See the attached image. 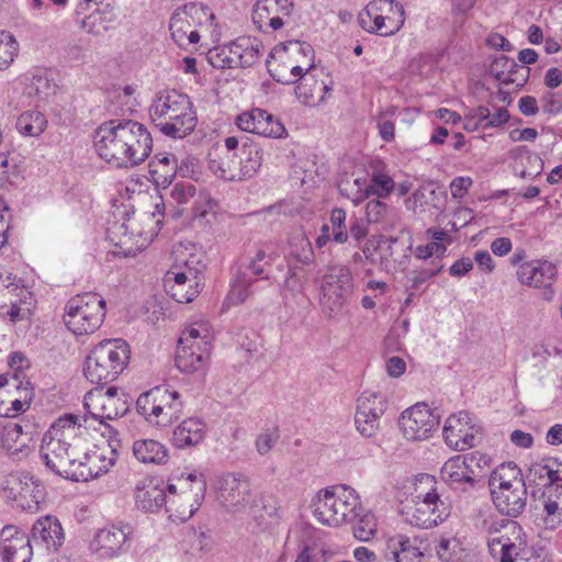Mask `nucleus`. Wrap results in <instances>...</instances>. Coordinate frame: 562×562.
<instances>
[{
  "instance_id": "nucleus-1",
  "label": "nucleus",
  "mask_w": 562,
  "mask_h": 562,
  "mask_svg": "<svg viewBox=\"0 0 562 562\" xmlns=\"http://www.w3.org/2000/svg\"><path fill=\"white\" fill-rule=\"evenodd\" d=\"M86 428L75 415L58 418L44 434L41 458L55 474L79 482L105 474L116 462V450L109 443L86 447Z\"/></svg>"
},
{
  "instance_id": "nucleus-2",
  "label": "nucleus",
  "mask_w": 562,
  "mask_h": 562,
  "mask_svg": "<svg viewBox=\"0 0 562 562\" xmlns=\"http://www.w3.org/2000/svg\"><path fill=\"white\" fill-rule=\"evenodd\" d=\"M93 144L102 160L123 169L140 165L153 150L148 128L131 119H112L102 123L94 132Z\"/></svg>"
},
{
  "instance_id": "nucleus-3",
  "label": "nucleus",
  "mask_w": 562,
  "mask_h": 562,
  "mask_svg": "<svg viewBox=\"0 0 562 562\" xmlns=\"http://www.w3.org/2000/svg\"><path fill=\"white\" fill-rule=\"evenodd\" d=\"M154 125L166 136L183 138L196 125V114L190 98L177 90L159 92L149 106Z\"/></svg>"
},
{
  "instance_id": "nucleus-4",
  "label": "nucleus",
  "mask_w": 562,
  "mask_h": 562,
  "mask_svg": "<svg viewBox=\"0 0 562 562\" xmlns=\"http://www.w3.org/2000/svg\"><path fill=\"white\" fill-rule=\"evenodd\" d=\"M263 161L262 146L247 137L240 143L235 136L224 139V150L220 160H211L210 167L220 178L241 181L252 178Z\"/></svg>"
},
{
  "instance_id": "nucleus-5",
  "label": "nucleus",
  "mask_w": 562,
  "mask_h": 562,
  "mask_svg": "<svg viewBox=\"0 0 562 562\" xmlns=\"http://www.w3.org/2000/svg\"><path fill=\"white\" fill-rule=\"evenodd\" d=\"M311 509L319 524L340 527L356 520L361 502L353 488L336 485L319 490L312 498Z\"/></svg>"
},
{
  "instance_id": "nucleus-6",
  "label": "nucleus",
  "mask_w": 562,
  "mask_h": 562,
  "mask_svg": "<svg viewBox=\"0 0 562 562\" xmlns=\"http://www.w3.org/2000/svg\"><path fill=\"white\" fill-rule=\"evenodd\" d=\"M450 504L441 497L435 477L429 474L422 475L411 504L403 509L406 522L422 529L438 526L450 516Z\"/></svg>"
},
{
  "instance_id": "nucleus-7",
  "label": "nucleus",
  "mask_w": 562,
  "mask_h": 562,
  "mask_svg": "<svg viewBox=\"0 0 562 562\" xmlns=\"http://www.w3.org/2000/svg\"><path fill=\"white\" fill-rule=\"evenodd\" d=\"M130 353V346L125 340H103L95 345L87 356L83 374L92 384H108L126 368Z\"/></svg>"
},
{
  "instance_id": "nucleus-8",
  "label": "nucleus",
  "mask_w": 562,
  "mask_h": 562,
  "mask_svg": "<svg viewBox=\"0 0 562 562\" xmlns=\"http://www.w3.org/2000/svg\"><path fill=\"white\" fill-rule=\"evenodd\" d=\"M488 486L497 510L508 517H518L527 505V486L520 469L513 462L496 468Z\"/></svg>"
},
{
  "instance_id": "nucleus-9",
  "label": "nucleus",
  "mask_w": 562,
  "mask_h": 562,
  "mask_svg": "<svg viewBox=\"0 0 562 562\" xmlns=\"http://www.w3.org/2000/svg\"><path fill=\"white\" fill-rule=\"evenodd\" d=\"M213 334L207 324L194 323L179 338L176 367L187 374L203 373L209 363Z\"/></svg>"
},
{
  "instance_id": "nucleus-10",
  "label": "nucleus",
  "mask_w": 562,
  "mask_h": 562,
  "mask_svg": "<svg viewBox=\"0 0 562 562\" xmlns=\"http://www.w3.org/2000/svg\"><path fill=\"white\" fill-rule=\"evenodd\" d=\"M105 317V301L99 294L86 292L70 299L66 305L64 321L75 335L94 333Z\"/></svg>"
},
{
  "instance_id": "nucleus-11",
  "label": "nucleus",
  "mask_w": 562,
  "mask_h": 562,
  "mask_svg": "<svg viewBox=\"0 0 562 562\" xmlns=\"http://www.w3.org/2000/svg\"><path fill=\"white\" fill-rule=\"evenodd\" d=\"M136 411L149 424L166 427L179 418L182 402L177 391L160 385L138 396Z\"/></svg>"
},
{
  "instance_id": "nucleus-12",
  "label": "nucleus",
  "mask_w": 562,
  "mask_h": 562,
  "mask_svg": "<svg viewBox=\"0 0 562 562\" xmlns=\"http://www.w3.org/2000/svg\"><path fill=\"white\" fill-rule=\"evenodd\" d=\"M180 483V492L175 484H167L168 499L166 513L169 519L175 522H184L189 520L199 509L204 498L206 483L202 475L189 474Z\"/></svg>"
},
{
  "instance_id": "nucleus-13",
  "label": "nucleus",
  "mask_w": 562,
  "mask_h": 562,
  "mask_svg": "<svg viewBox=\"0 0 562 562\" xmlns=\"http://www.w3.org/2000/svg\"><path fill=\"white\" fill-rule=\"evenodd\" d=\"M404 14L403 5L395 0H373L359 14V24L367 32L390 36L404 25Z\"/></svg>"
},
{
  "instance_id": "nucleus-14",
  "label": "nucleus",
  "mask_w": 562,
  "mask_h": 562,
  "mask_svg": "<svg viewBox=\"0 0 562 562\" xmlns=\"http://www.w3.org/2000/svg\"><path fill=\"white\" fill-rule=\"evenodd\" d=\"M214 19V14L202 3L188 2L178 7L171 14L169 30L171 37L179 47H188L200 41L198 26L207 20Z\"/></svg>"
},
{
  "instance_id": "nucleus-15",
  "label": "nucleus",
  "mask_w": 562,
  "mask_h": 562,
  "mask_svg": "<svg viewBox=\"0 0 562 562\" xmlns=\"http://www.w3.org/2000/svg\"><path fill=\"white\" fill-rule=\"evenodd\" d=\"M353 282L349 268L345 266L331 267L322 284L321 305L323 312L333 318L342 312L352 294Z\"/></svg>"
},
{
  "instance_id": "nucleus-16",
  "label": "nucleus",
  "mask_w": 562,
  "mask_h": 562,
  "mask_svg": "<svg viewBox=\"0 0 562 562\" xmlns=\"http://www.w3.org/2000/svg\"><path fill=\"white\" fill-rule=\"evenodd\" d=\"M133 528L128 524H111L95 531L89 551L98 559L110 560L128 551Z\"/></svg>"
},
{
  "instance_id": "nucleus-17",
  "label": "nucleus",
  "mask_w": 562,
  "mask_h": 562,
  "mask_svg": "<svg viewBox=\"0 0 562 562\" xmlns=\"http://www.w3.org/2000/svg\"><path fill=\"white\" fill-rule=\"evenodd\" d=\"M387 406L386 397L380 392L364 391L357 400L355 424L361 436L371 438L380 429V419Z\"/></svg>"
},
{
  "instance_id": "nucleus-18",
  "label": "nucleus",
  "mask_w": 562,
  "mask_h": 562,
  "mask_svg": "<svg viewBox=\"0 0 562 562\" xmlns=\"http://www.w3.org/2000/svg\"><path fill=\"white\" fill-rule=\"evenodd\" d=\"M85 407L91 417L103 424L104 419H115L127 412L126 401L117 395V389L95 387L85 396Z\"/></svg>"
},
{
  "instance_id": "nucleus-19",
  "label": "nucleus",
  "mask_w": 562,
  "mask_h": 562,
  "mask_svg": "<svg viewBox=\"0 0 562 562\" xmlns=\"http://www.w3.org/2000/svg\"><path fill=\"white\" fill-rule=\"evenodd\" d=\"M439 425V417L425 403H417L404 411L400 418V428L407 440L427 439Z\"/></svg>"
},
{
  "instance_id": "nucleus-20",
  "label": "nucleus",
  "mask_w": 562,
  "mask_h": 562,
  "mask_svg": "<svg viewBox=\"0 0 562 562\" xmlns=\"http://www.w3.org/2000/svg\"><path fill=\"white\" fill-rule=\"evenodd\" d=\"M479 468L473 454H459L443 463L440 476L451 488L468 491L475 485Z\"/></svg>"
},
{
  "instance_id": "nucleus-21",
  "label": "nucleus",
  "mask_w": 562,
  "mask_h": 562,
  "mask_svg": "<svg viewBox=\"0 0 562 562\" xmlns=\"http://www.w3.org/2000/svg\"><path fill=\"white\" fill-rule=\"evenodd\" d=\"M442 434L449 447L463 451L477 443L480 427L468 413L459 412L447 418Z\"/></svg>"
},
{
  "instance_id": "nucleus-22",
  "label": "nucleus",
  "mask_w": 562,
  "mask_h": 562,
  "mask_svg": "<svg viewBox=\"0 0 562 562\" xmlns=\"http://www.w3.org/2000/svg\"><path fill=\"white\" fill-rule=\"evenodd\" d=\"M516 276L522 285L544 289L546 299H552V284L558 279V268L553 262L546 259L525 261L518 266Z\"/></svg>"
},
{
  "instance_id": "nucleus-23",
  "label": "nucleus",
  "mask_w": 562,
  "mask_h": 562,
  "mask_svg": "<svg viewBox=\"0 0 562 562\" xmlns=\"http://www.w3.org/2000/svg\"><path fill=\"white\" fill-rule=\"evenodd\" d=\"M217 490V501L232 513L244 510L252 499L248 479L233 473L220 477Z\"/></svg>"
},
{
  "instance_id": "nucleus-24",
  "label": "nucleus",
  "mask_w": 562,
  "mask_h": 562,
  "mask_svg": "<svg viewBox=\"0 0 562 562\" xmlns=\"http://www.w3.org/2000/svg\"><path fill=\"white\" fill-rule=\"evenodd\" d=\"M536 491L532 506V520L539 530L553 531L562 526V493H541L537 498Z\"/></svg>"
},
{
  "instance_id": "nucleus-25",
  "label": "nucleus",
  "mask_w": 562,
  "mask_h": 562,
  "mask_svg": "<svg viewBox=\"0 0 562 562\" xmlns=\"http://www.w3.org/2000/svg\"><path fill=\"white\" fill-rule=\"evenodd\" d=\"M184 265V270L175 267L166 273L164 279L168 293L179 303L192 302L201 290L198 271L189 267L187 261Z\"/></svg>"
},
{
  "instance_id": "nucleus-26",
  "label": "nucleus",
  "mask_w": 562,
  "mask_h": 562,
  "mask_svg": "<svg viewBox=\"0 0 562 562\" xmlns=\"http://www.w3.org/2000/svg\"><path fill=\"white\" fill-rule=\"evenodd\" d=\"M7 488L18 505L26 510H37L44 498V486L29 474L11 473L7 479Z\"/></svg>"
},
{
  "instance_id": "nucleus-27",
  "label": "nucleus",
  "mask_w": 562,
  "mask_h": 562,
  "mask_svg": "<svg viewBox=\"0 0 562 562\" xmlns=\"http://www.w3.org/2000/svg\"><path fill=\"white\" fill-rule=\"evenodd\" d=\"M293 3L291 0H258L252 12V21L263 32L276 31L285 24L291 16Z\"/></svg>"
},
{
  "instance_id": "nucleus-28",
  "label": "nucleus",
  "mask_w": 562,
  "mask_h": 562,
  "mask_svg": "<svg viewBox=\"0 0 562 562\" xmlns=\"http://www.w3.org/2000/svg\"><path fill=\"white\" fill-rule=\"evenodd\" d=\"M504 532L494 558L498 559L501 562L524 560L527 549V538L521 526L517 521L512 520L510 522H506Z\"/></svg>"
},
{
  "instance_id": "nucleus-29",
  "label": "nucleus",
  "mask_w": 562,
  "mask_h": 562,
  "mask_svg": "<svg viewBox=\"0 0 562 562\" xmlns=\"http://www.w3.org/2000/svg\"><path fill=\"white\" fill-rule=\"evenodd\" d=\"M0 549L5 562H30L33 555L30 538L13 526L1 530Z\"/></svg>"
},
{
  "instance_id": "nucleus-30",
  "label": "nucleus",
  "mask_w": 562,
  "mask_h": 562,
  "mask_svg": "<svg viewBox=\"0 0 562 562\" xmlns=\"http://www.w3.org/2000/svg\"><path fill=\"white\" fill-rule=\"evenodd\" d=\"M262 44L255 38L238 37L229 44L228 55L223 60L222 67L236 68V67H251L260 58Z\"/></svg>"
},
{
  "instance_id": "nucleus-31",
  "label": "nucleus",
  "mask_w": 562,
  "mask_h": 562,
  "mask_svg": "<svg viewBox=\"0 0 562 562\" xmlns=\"http://www.w3.org/2000/svg\"><path fill=\"white\" fill-rule=\"evenodd\" d=\"M384 559L387 562H424V552L416 538L395 535L386 541Z\"/></svg>"
},
{
  "instance_id": "nucleus-32",
  "label": "nucleus",
  "mask_w": 562,
  "mask_h": 562,
  "mask_svg": "<svg viewBox=\"0 0 562 562\" xmlns=\"http://www.w3.org/2000/svg\"><path fill=\"white\" fill-rule=\"evenodd\" d=\"M32 540L47 550L57 551L65 540L60 521L50 515L38 518L32 527Z\"/></svg>"
},
{
  "instance_id": "nucleus-33",
  "label": "nucleus",
  "mask_w": 562,
  "mask_h": 562,
  "mask_svg": "<svg viewBox=\"0 0 562 562\" xmlns=\"http://www.w3.org/2000/svg\"><path fill=\"white\" fill-rule=\"evenodd\" d=\"M167 492L168 488L164 482L145 480L136 487V505L144 512L155 513L162 506H167Z\"/></svg>"
},
{
  "instance_id": "nucleus-34",
  "label": "nucleus",
  "mask_w": 562,
  "mask_h": 562,
  "mask_svg": "<svg viewBox=\"0 0 562 562\" xmlns=\"http://www.w3.org/2000/svg\"><path fill=\"white\" fill-rule=\"evenodd\" d=\"M554 462L532 463L527 472L530 486L542 488L541 493H562V477Z\"/></svg>"
},
{
  "instance_id": "nucleus-35",
  "label": "nucleus",
  "mask_w": 562,
  "mask_h": 562,
  "mask_svg": "<svg viewBox=\"0 0 562 562\" xmlns=\"http://www.w3.org/2000/svg\"><path fill=\"white\" fill-rule=\"evenodd\" d=\"M490 72L501 83L521 86L527 80L529 68L518 65L505 55H499L491 63Z\"/></svg>"
},
{
  "instance_id": "nucleus-36",
  "label": "nucleus",
  "mask_w": 562,
  "mask_h": 562,
  "mask_svg": "<svg viewBox=\"0 0 562 562\" xmlns=\"http://www.w3.org/2000/svg\"><path fill=\"white\" fill-rule=\"evenodd\" d=\"M27 434H23V427L13 422L0 424V449L10 456L22 458L29 452Z\"/></svg>"
},
{
  "instance_id": "nucleus-37",
  "label": "nucleus",
  "mask_w": 562,
  "mask_h": 562,
  "mask_svg": "<svg viewBox=\"0 0 562 562\" xmlns=\"http://www.w3.org/2000/svg\"><path fill=\"white\" fill-rule=\"evenodd\" d=\"M205 431L206 426L201 418H187L175 428L172 443L179 449L196 446L203 440Z\"/></svg>"
},
{
  "instance_id": "nucleus-38",
  "label": "nucleus",
  "mask_w": 562,
  "mask_h": 562,
  "mask_svg": "<svg viewBox=\"0 0 562 562\" xmlns=\"http://www.w3.org/2000/svg\"><path fill=\"white\" fill-rule=\"evenodd\" d=\"M370 182L364 189L367 196L375 195L379 199L387 198L395 189V181L386 170L382 160H374L370 164Z\"/></svg>"
},
{
  "instance_id": "nucleus-39",
  "label": "nucleus",
  "mask_w": 562,
  "mask_h": 562,
  "mask_svg": "<svg viewBox=\"0 0 562 562\" xmlns=\"http://www.w3.org/2000/svg\"><path fill=\"white\" fill-rule=\"evenodd\" d=\"M331 88L313 76H304L295 88L296 98L305 105L317 106L326 100Z\"/></svg>"
},
{
  "instance_id": "nucleus-40",
  "label": "nucleus",
  "mask_w": 562,
  "mask_h": 562,
  "mask_svg": "<svg viewBox=\"0 0 562 562\" xmlns=\"http://www.w3.org/2000/svg\"><path fill=\"white\" fill-rule=\"evenodd\" d=\"M398 239L394 237H382L378 240L374 250L369 248L363 249L367 259L372 263H379L383 270H391L395 268Z\"/></svg>"
},
{
  "instance_id": "nucleus-41",
  "label": "nucleus",
  "mask_w": 562,
  "mask_h": 562,
  "mask_svg": "<svg viewBox=\"0 0 562 562\" xmlns=\"http://www.w3.org/2000/svg\"><path fill=\"white\" fill-rule=\"evenodd\" d=\"M513 169L515 175L522 179H533L541 175L543 161L526 147H518L515 150Z\"/></svg>"
},
{
  "instance_id": "nucleus-42",
  "label": "nucleus",
  "mask_w": 562,
  "mask_h": 562,
  "mask_svg": "<svg viewBox=\"0 0 562 562\" xmlns=\"http://www.w3.org/2000/svg\"><path fill=\"white\" fill-rule=\"evenodd\" d=\"M133 454L142 463L164 464L168 460L167 448L154 439L135 440Z\"/></svg>"
},
{
  "instance_id": "nucleus-43",
  "label": "nucleus",
  "mask_w": 562,
  "mask_h": 562,
  "mask_svg": "<svg viewBox=\"0 0 562 562\" xmlns=\"http://www.w3.org/2000/svg\"><path fill=\"white\" fill-rule=\"evenodd\" d=\"M21 279H18L11 272H0V299L3 300V304H5L4 300L8 299L11 304V311L9 314L14 317L19 313L18 303L21 301V296L23 293H27L24 286L21 284Z\"/></svg>"
},
{
  "instance_id": "nucleus-44",
  "label": "nucleus",
  "mask_w": 562,
  "mask_h": 562,
  "mask_svg": "<svg viewBox=\"0 0 562 562\" xmlns=\"http://www.w3.org/2000/svg\"><path fill=\"white\" fill-rule=\"evenodd\" d=\"M284 55H288L289 57H294L296 63L306 64V70H311L314 59V49L313 47L305 42L300 41H290L284 44H282L281 49H276L273 53L270 54V57L272 59H281L283 60Z\"/></svg>"
},
{
  "instance_id": "nucleus-45",
  "label": "nucleus",
  "mask_w": 562,
  "mask_h": 562,
  "mask_svg": "<svg viewBox=\"0 0 562 562\" xmlns=\"http://www.w3.org/2000/svg\"><path fill=\"white\" fill-rule=\"evenodd\" d=\"M269 245L256 246L254 254L248 257L246 269L260 280H268V268L278 257L274 251L270 249Z\"/></svg>"
},
{
  "instance_id": "nucleus-46",
  "label": "nucleus",
  "mask_w": 562,
  "mask_h": 562,
  "mask_svg": "<svg viewBox=\"0 0 562 562\" xmlns=\"http://www.w3.org/2000/svg\"><path fill=\"white\" fill-rule=\"evenodd\" d=\"M279 58L274 59V61H271L270 59L267 60V67L269 70L270 76L278 82L283 85H292L296 82V78L302 81V78L304 76H312L306 70V64L297 63L296 65H289L281 67L277 64V60Z\"/></svg>"
},
{
  "instance_id": "nucleus-47",
  "label": "nucleus",
  "mask_w": 562,
  "mask_h": 562,
  "mask_svg": "<svg viewBox=\"0 0 562 562\" xmlns=\"http://www.w3.org/2000/svg\"><path fill=\"white\" fill-rule=\"evenodd\" d=\"M256 281L246 273H238L231 281V290L225 299V304L239 305L244 303L254 294Z\"/></svg>"
},
{
  "instance_id": "nucleus-48",
  "label": "nucleus",
  "mask_w": 562,
  "mask_h": 562,
  "mask_svg": "<svg viewBox=\"0 0 562 562\" xmlns=\"http://www.w3.org/2000/svg\"><path fill=\"white\" fill-rule=\"evenodd\" d=\"M18 396L9 401L4 400V404L0 403V416H15L25 412L33 398V390L29 380L14 390Z\"/></svg>"
},
{
  "instance_id": "nucleus-49",
  "label": "nucleus",
  "mask_w": 562,
  "mask_h": 562,
  "mask_svg": "<svg viewBox=\"0 0 562 562\" xmlns=\"http://www.w3.org/2000/svg\"><path fill=\"white\" fill-rule=\"evenodd\" d=\"M47 126L45 115L38 111H25L16 121V128L24 136L35 137L41 135Z\"/></svg>"
},
{
  "instance_id": "nucleus-50",
  "label": "nucleus",
  "mask_w": 562,
  "mask_h": 562,
  "mask_svg": "<svg viewBox=\"0 0 562 562\" xmlns=\"http://www.w3.org/2000/svg\"><path fill=\"white\" fill-rule=\"evenodd\" d=\"M257 127L255 134L269 138H281L286 135V130L280 120L262 110L257 113Z\"/></svg>"
},
{
  "instance_id": "nucleus-51",
  "label": "nucleus",
  "mask_w": 562,
  "mask_h": 562,
  "mask_svg": "<svg viewBox=\"0 0 562 562\" xmlns=\"http://www.w3.org/2000/svg\"><path fill=\"white\" fill-rule=\"evenodd\" d=\"M359 514L356 520L350 522L353 524V535L360 541H369L376 533V518L362 506Z\"/></svg>"
},
{
  "instance_id": "nucleus-52",
  "label": "nucleus",
  "mask_w": 562,
  "mask_h": 562,
  "mask_svg": "<svg viewBox=\"0 0 562 562\" xmlns=\"http://www.w3.org/2000/svg\"><path fill=\"white\" fill-rule=\"evenodd\" d=\"M19 50L20 46L15 37L8 31H0V71L10 68Z\"/></svg>"
},
{
  "instance_id": "nucleus-53",
  "label": "nucleus",
  "mask_w": 562,
  "mask_h": 562,
  "mask_svg": "<svg viewBox=\"0 0 562 562\" xmlns=\"http://www.w3.org/2000/svg\"><path fill=\"white\" fill-rule=\"evenodd\" d=\"M510 519H497V518H488L483 520V531L486 533V541L490 549L491 554L494 557L496 549L499 544L501 537L504 535V527H506V522H510Z\"/></svg>"
},
{
  "instance_id": "nucleus-54",
  "label": "nucleus",
  "mask_w": 562,
  "mask_h": 562,
  "mask_svg": "<svg viewBox=\"0 0 562 562\" xmlns=\"http://www.w3.org/2000/svg\"><path fill=\"white\" fill-rule=\"evenodd\" d=\"M151 173L157 176V181L162 178V183L169 182L175 177L177 169V159L173 155L159 154L156 161L151 164Z\"/></svg>"
},
{
  "instance_id": "nucleus-55",
  "label": "nucleus",
  "mask_w": 562,
  "mask_h": 562,
  "mask_svg": "<svg viewBox=\"0 0 562 562\" xmlns=\"http://www.w3.org/2000/svg\"><path fill=\"white\" fill-rule=\"evenodd\" d=\"M346 221L347 214L344 209H333L330 212L329 222L331 225L333 240L337 244H345L349 238V226H347Z\"/></svg>"
},
{
  "instance_id": "nucleus-56",
  "label": "nucleus",
  "mask_w": 562,
  "mask_h": 562,
  "mask_svg": "<svg viewBox=\"0 0 562 562\" xmlns=\"http://www.w3.org/2000/svg\"><path fill=\"white\" fill-rule=\"evenodd\" d=\"M26 90L27 94L43 100L55 91V85L45 75H33Z\"/></svg>"
},
{
  "instance_id": "nucleus-57",
  "label": "nucleus",
  "mask_w": 562,
  "mask_h": 562,
  "mask_svg": "<svg viewBox=\"0 0 562 562\" xmlns=\"http://www.w3.org/2000/svg\"><path fill=\"white\" fill-rule=\"evenodd\" d=\"M438 558L443 562L459 560L460 542L457 538H441L436 547Z\"/></svg>"
},
{
  "instance_id": "nucleus-58",
  "label": "nucleus",
  "mask_w": 562,
  "mask_h": 562,
  "mask_svg": "<svg viewBox=\"0 0 562 562\" xmlns=\"http://www.w3.org/2000/svg\"><path fill=\"white\" fill-rule=\"evenodd\" d=\"M389 212V206L386 203L380 201L379 199L370 200L366 205V215L368 223H382Z\"/></svg>"
},
{
  "instance_id": "nucleus-59",
  "label": "nucleus",
  "mask_w": 562,
  "mask_h": 562,
  "mask_svg": "<svg viewBox=\"0 0 562 562\" xmlns=\"http://www.w3.org/2000/svg\"><path fill=\"white\" fill-rule=\"evenodd\" d=\"M195 191L196 189L194 184H192L191 182L181 181L172 187L170 191V196L176 203L186 204L189 202L191 198L194 196Z\"/></svg>"
},
{
  "instance_id": "nucleus-60",
  "label": "nucleus",
  "mask_w": 562,
  "mask_h": 562,
  "mask_svg": "<svg viewBox=\"0 0 562 562\" xmlns=\"http://www.w3.org/2000/svg\"><path fill=\"white\" fill-rule=\"evenodd\" d=\"M295 247L296 249L293 250V256L299 262L310 265L314 261V251L308 239L300 237Z\"/></svg>"
},
{
  "instance_id": "nucleus-61",
  "label": "nucleus",
  "mask_w": 562,
  "mask_h": 562,
  "mask_svg": "<svg viewBox=\"0 0 562 562\" xmlns=\"http://www.w3.org/2000/svg\"><path fill=\"white\" fill-rule=\"evenodd\" d=\"M278 439L279 432L276 429L266 430L265 432L260 434L256 439V449L258 453L261 456L267 454L277 443Z\"/></svg>"
},
{
  "instance_id": "nucleus-62",
  "label": "nucleus",
  "mask_w": 562,
  "mask_h": 562,
  "mask_svg": "<svg viewBox=\"0 0 562 562\" xmlns=\"http://www.w3.org/2000/svg\"><path fill=\"white\" fill-rule=\"evenodd\" d=\"M260 111H261V109H252L248 112H244V113L239 114L236 117L237 127L244 132L255 134L256 127H257V119H259L258 117L259 115L257 113Z\"/></svg>"
},
{
  "instance_id": "nucleus-63",
  "label": "nucleus",
  "mask_w": 562,
  "mask_h": 562,
  "mask_svg": "<svg viewBox=\"0 0 562 562\" xmlns=\"http://www.w3.org/2000/svg\"><path fill=\"white\" fill-rule=\"evenodd\" d=\"M24 376H20L18 373H14L11 378H7L0 375V402L4 404V396L9 394L12 390L19 389L25 383Z\"/></svg>"
},
{
  "instance_id": "nucleus-64",
  "label": "nucleus",
  "mask_w": 562,
  "mask_h": 562,
  "mask_svg": "<svg viewBox=\"0 0 562 562\" xmlns=\"http://www.w3.org/2000/svg\"><path fill=\"white\" fill-rule=\"evenodd\" d=\"M348 234L351 238L359 241L368 235V222L361 217L351 216L349 218Z\"/></svg>"
}]
</instances>
